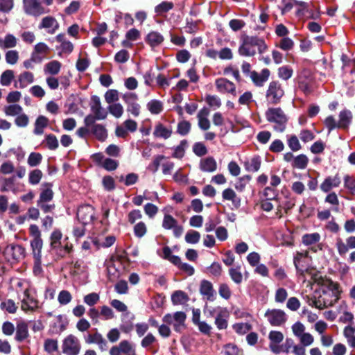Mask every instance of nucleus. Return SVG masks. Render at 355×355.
<instances>
[{
	"label": "nucleus",
	"mask_w": 355,
	"mask_h": 355,
	"mask_svg": "<svg viewBox=\"0 0 355 355\" xmlns=\"http://www.w3.org/2000/svg\"><path fill=\"white\" fill-rule=\"evenodd\" d=\"M321 287L315 291L312 296H306L309 306L318 309L332 306L340 299L341 289L338 283L330 279L322 281Z\"/></svg>",
	"instance_id": "obj_1"
},
{
	"label": "nucleus",
	"mask_w": 355,
	"mask_h": 355,
	"mask_svg": "<svg viewBox=\"0 0 355 355\" xmlns=\"http://www.w3.org/2000/svg\"><path fill=\"white\" fill-rule=\"evenodd\" d=\"M49 245L58 257H64L72 250V245L67 241V238L62 241V234L58 229H55L49 237Z\"/></svg>",
	"instance_id": "obj_2"
},
{
	"label": "nucleus",
	"mask_w": 355,
	"mask_h": 355,
	"mask_svg": "<svg viewBox=\"0 0 355 355\" xmlns=\"http://www.w3.org/2000/svg\"><path fill=\"white\" fill-rule=\"evenodd\" d=\"M25 286L21 294L18 291V295L21 300V309L25 312L35 311L39 307V302L37 300L35 295L31 291L27 284L23 282H19L17 286L22 287Z\"/></svg>",
	"instance_id": "obj_3"
},
{
	"label": "nucleus",
	"mask_w": 355,
	"mask_h": 355,
	"mask_svg": "<svg viewBox=\"0 0 355 355\" xmlns=\"http://www.w3.org/2000/svg\"><path fill=\"white\" fill-rule=\"evenodd\" d=\"M266 119L271 123L277 125L275 129L279 131H283L285 128V124L287 121V117L283 110L279 107H271L266 112Z\"/></svg>",
	"instance_id": "obj_4"
},
{
	"label": "nucleus",
	"mask_w": 355,
	"mask_h": 355,
	"mask_svg": "<svg viewBox=\"0 0 355 355\" xmlns=\"http://www.w3.org/2000/svg\"><path fill=\"white\" fill-rule=\"evenodd\" d=\"M284 95V90L279 81L275 80L269 83L266 92V98L269 104H278Z\"/></svg>",
	"instance_id": "obj_5"
},
{
	"label": "nucleus",
	"mask_w": 355,
	"mask_h": 355,
	"mask_svg": "<svg viewBox=\"0 0 355 355\" xmlns=\"http://www.w3.org/2000/svg\"><path fill=\"white\" fill-rule=\"evenodd\" d=\"M61 347L65 355H78L81 349V344L78 337L69 334L62 340Z\"/></svg>",
	"instance_id": "obj_6"
},
{
	"label": "nucleus",
	"mask_w": 355,
	"mask_h": 355,
	"mask_svg": "<svg viewBox=\"0 0 355 355\" xmlns=\"http://www.w3.org/2000/svg\"><path fill=\"white\" fill-rule=\"evenodd\" d=\"M299 88L306 94L311 93L314 88L312 73L308 69H303L298 75Z\"/></svg>",
	"instance_id": "obj_7"
},
{
	"label": "nucleus",
	"mask_w": 355,
	"mask_h": 355,
	"mask_svg": "<svg viewBox=\"0 0 355 355\" xmlns=\"http://www.w3.org/2000/svg\"><path fill=\"white\" fill-rule=\"evenodd\" d=\"M268 322L274 327L283 325L287 320V315L284 311L277 309H268L265 313Z\"/></svg>",
	"instance_id": "obj_8"
},
{
	"label": "nucleus",
	"mask_w": 355,
	"mask_h": 355,
	"mask_svg": "<svg viewBox=\"0 0 355 355\" xmlns=\"http://www.w3.org/2000/svg\"><path fill=\"white\" fill-rule=\"evenodd\" d=\"M3 254L8 261H19L25 257V248L18 244L8 245L4 250Z\"/></svg>",
	"instance_id": "obj_9"
},
{
	"label": "nucleus",
	"mask_w": 355,
	"mask_h": 355,
	"mask_svg": "<svg viewBox=\"0 0 355 355\" xmlns=\"http://www.w3.org/2000/svg\"><path fill=\"white\" fill-rule=\"evenodd\" d=\"M186 314L182 311L175 312L173 315L166 314L163 318V321L168 324H173L175 331H180L184 328Z\"/></svg>",
	"instance_id": "obj_10"
},
{
	"label": "nucleus",
	"mask_w": 355,
	"mask_h": 355,
	"mask_svg": "<svg viewBox=\"0 0 355 355\" xmlns=\"http://www.w3.org/2000/svg\"><path fill=\"white\" fill-rule=\"evenodd\" d=\"M162 225L166 230H173L175 237L179 238L183 233V227L179 225L178 220L170 214L164 216Z\"/></svg>",
	"instance_id": "obj_11"
},
{
	"label": "nucleus",
	"mask_w": 355,
	"mask_h": 355,
	"mask_svg": "<svg viewBox=\"0 0 355 355\" xmlns=\"http://www.w3.org/2000/svg\"><path fill=\"white\" fill-rule=\"evenodd\" d=\"M215 86L218 92L224 94L236 96V88L234 83L225 78H218L215 80Z\"/></svg>",
	"instance_id": "obj_12"
},
{
	"label": "nucleus",
	"mask_w": 355,
	"mask_h": 355,
	"mask_svg": "<svg viewBox=\"0 0 355 355\" xmlns=\"http://www.w3.org/2000/svg\"><path fill=\"white\" fill-rule=\"evenodd\" d=\"M23 2L24 10L28 15L39 16L48 12L39 0H24Z\"/></svg>",
	"instance_id": "obj_13"
},
{
	"label": "nucleus",
	"mask_w": 355,
	"mask_h": 355,
	"mask_svg": "<svg viewBox=\"0 0 355 355\" xmlns=\"http://www.w3.org/2000/svg\"><path fill=\"white\" fill-rule=\"evenodd\" d=\"M77 217L82 224H89L94 218V209L89 205L80 206L77 211Z\"/></svg>",
	"instance_id": "obj_14"
},
{
	"label": "nucleus",
	"mask_w": 355,
	"mask_h": 355,
	"mask_svg": "<svg viewBox=\"0 0 355 355\" xmlns=\"http://www.w3.org/2000/svg\"><path fill=\"white\" fill-rule=\"evenodd\" d=\"M199 292L204 300L214 301L216 299V293L213 284L208 280L203 279L200 282Z\"/></svg>",
	"instance_id": "obj_15"
},
{
	"label": "nucleus",
	"mask_w": 355,
	"mask_h": 355,
	"mask_svg": "<svg viewBox=\"0 0 355 355\" xmlns=\"http://www.w3.org/2000/svg\"><path fill=\"white\" fill-rule=\"evenodd\" d=\"M153 163L155 166L156 171L157 170L158 166L160 164L162 165V173L165 175H171L175 166V164L173 162L168 160L164 155L157 156L155 158Z\"/></svg>",
	"instance_id": "obj_16"
},
{
	"label": "nucleus",
	"mask_w": 355,
	"mask_h": 355,
	"mask_svg": "<svg viewBox=\"0 0 355 355\" xmlns=\"http://www.w3.org/2000/svg\"><path fill=\"white\" fill-rule=\"evenodd\" d=\"M340 183V177L338 174H336L334 176L327 177L321 183L320 187L323 192L328 193L331 189L338 187Z\"/></svg>",
	"instance_id": "obj_17"
},
{
	"label": "nucleus",
	"mask_w": 355,
	"mask_h": 355,
	"mask_svg": "<svg viewBox=\"0 0 355 355\" xmlns=\"http://www.w3.org/2000/svg\"><path fill=\"white\" fill-rule=\"evenodd\" d=\"M85 343L87 344H96L99 349L104 351L107 347V343L102 334L98 331L94 334H89L85 337Z\"/></svg>",
	"instance_id": "obj_18"
},
{
	"label": "nucleus",
	"mask_w": 355,
	"mask_h": 355,
	"mask_svg": "<svg viewBox=\"0 0 355 355\" xmlns=\"http://www.w3.org/2000/svg\"><path fill=\"white\" fill-rule=\"evenodd\" d=\"M91 111L97 120H103L107 117L106 111L102 107L99 97L93 96L92 98Z\"/></svg>",
	"instance_id": "obj_19"
},
{
	"label": "nucleus",
	"mask_w": 355,
	"mask_h": 355,
	"mask_svg": "<svg viewBox=\"0 0 355 355\" xmlns=\"http://www.w3.org/2000/svg\"><path fill=\"white\" fill-rule=\"evenodd\" d=\"M31 247L36 265H41L42 250L43 248L42 239H32L31 241Z\"/></svg>",
	"instance_id": "obj_20"
},
{
	"label": "nucleus",
	"mask_w": 355,
	"mask_h": 355,
	"mask_svg": "<svg viewBox=\"0 0 355 355\" xmlns=\"http://www.w3.org/2000/svg\"><path fill=\"white\" fill-rule=\"evenodd\" d=\"M230 313L227 308L219 309V313L215 317V325L219 330L226 329L228 326Z\"/></svg>",
	"instance_id": "obj_21"
},
{
	"label": "nucleus",
	"mask_w": 355,
	"mask_h": 355,
	"mask_svg": "<svg viewBox=\"0 0 355 355\" xmlns=\"http://www.w3.org/2000/svg\"><path fill=\"white\" fill-rule=\"evenodd\" d=\"M209 115V110L207 107L202 108L197 114L198 126L202 130H207L211 126Z\"/></svg>",
	"instance_id": "obj_22"
},
{
	"label": "nucleus",
	"mask_w": 355,
	"mask_h": 355,
	"mask_svg": "<svg viewBox=\"0 0 355 355\" xmlns=\"http://www.w3.org/2000/svg\"><path fill=\"white\" fill-rule=\"evenodd\" d=\"M222 198L223 200L231 201L233 207L235 209H238L241 206V200L240 197L231 188H227L223 191Z\"/></svg>",
	"instance_id": "obj_23"
},
{
	"label": "nucleus",
	"mask_w": 355,
	"mask_h": 355,
	"mask_svg": "<svg viewBox=\"0 0 355 355\" xmlns=\"http://www.w3.org/2000/svg\"><path fill=\"white\" fill-rule=\"evenodd\" d=\"M270 76V71L268 69H263L260 73L256 71L250 73V78L252 82L259 87L263 85L264 83L268 79Z\"/></svg>",
	"instance_id": "obj_24"
},
{
	"label": "nucleus",
	"mask_w": 355,
	"mask_h": 355,
	"mask_svg": "<svg viewBox=\"0 0 355 355\" xmlns=\"http://www.w3.org/2000/svg\"><path fill=\"white\" fill-rule=\"evenodd\" d=\"M353 115L351 111L348 110H342L338 116V127L342 129H348L352 121Z\"/></svg>",
	"instance_id": "obj_25"
},
{
	"label": "nucleus",
	"mask_w": 355,
	"mask_h": 355,
	"mask_svg": "<svg viewBox=\"0 0 355 355\" xmlns=\"http://www.w3.org/2000/svg\"><path fill=\"white\" fill-rule=\"evenodd\" d=\"M135 99L136 96L133 94L124 96V100L128 103V112L135 116H138L140 113V105L135 101Z\"/></svg>",
	"instance_id": "obj_26"
},
{
	"label": "nucleus",
	"mask_w": 355,
	"mask_h": 355,
	"mask_svg": "<svg viewBox=\"0 0 355 355\" xmlns=\"http://www.w3.org/2000/svg\"><path fill=\"white\" fill-rule=\"evenodd\" d=\"M59 27L57 20L51 16L42 19L39 28H45L50 33H53Z\"/></svg>",
	"instance_id": "obj_27"
},
{
	"label": "nucleus",
	"mask_w": 355,
	"mask_h": 355,
	"mask_svg": "<svg viewBox=\"0 0 355 355\" xmlns=\"http://www.w3.org/2000/svg\"><path fill=\"white\" fill-rule=\"evenodd\" d=\"M173 130L171 127H166L161 123L155 125L153 131V135L155 137L163 138L164 139H168L172 135Z\"/></svg>",
	"instance_id": "obj_28"
},
{
	"label": "nucleus",
	"mask_w": 355,
	"mask_h": 355,
	"mask_svg": "<svg viewBox=\"0 0 355 355\" xmlns=\"http://www.w3.org/2000/svg\"><path fill=\"white\" fill-rule=\"evenodd\" d=\"M34 81V75L29 71H24L18 76L15 86L19 88H25Z\"/></svg>",
	"instance_id": "obj_29"
},
{
	"label": "nucleus",
	"mask_w": 355,
	"mask_h": 355,
	"mask_svg": "<svg viewBox=\"0 0 355 355\" xmlns=\"http://www.w3.org/2000/svg\"><path fill=\"white\" fill-rule=\"evenodd\" d=\"M49 53V48L48 46H35L32 53V60L34 62H40L46 58Z\"/></svg>",
	"instance_id": "obj_30"
},
{
	"label": "nucleus",
	"mask_w": 355,
	"mask_h": 355,
	"mask_svg": "<svg viewBox=\"0 0 355 355\" xmlns=\"http://www.w3.org/2000/svg\"><path fill=\"white\" fill-rule=\"evenodd\" d=\"M200 168L204 172L211 173L216 170L217 163L212 157H207L200 160Z\"/></svg>",
	"instance_id": "obj_31"
},
{
	"label": "nucleus",
	"mask_w": 355,
	"mask_h": 355,
	"mask_svg": "<svg viewBox=\"0 0 355 355\" xmlns=\"http://www.w3.org/2000/svg\"><path fill=\"white\" fill-rule=\"evenodd\" d=\"M29 336L28 325L24 322L17 324L16 328L15 339L19 342L25 340Z\"/></svg>",
	"instance_id": "obj_32"
},
{
	"label": "nucleus",
	"mask_w": 355,
	"mask_h": 355,
	"mask_svg": "<svg viewBox=\"0 0 355 355\" xmlns=\"http://www.w3.org/2000/svg\"><path fill=\"white\" fill-rule=\"evenodd\" d=\"M61 67L62 64L59 61L52 60L45 64L44 71L45 74L55 76L60 72Z\"/></svg>",
	"instance_id": "obj_33"
},
{
	"label": "nucleus",
	"mask_w": 355,
	"mask_h": 355,
	"mask_svg": "<svg viewBox=\"0 0 355 355\" xmlns=\"http://www.w3.org/2000/svg\"><path fill=\"white\" fill-rule=\"evenodd\" d=\"M49 119L44 116H40L37 118L35 123L34 133L37 135H42L44 129L47 127Z\"/></svg>",
	"instance_id": "obj_34"
},
{
	"label": "nucleus",
	"mask_w": 355,
	"mask_h": 355,
	"mask_svg": "<svg viewBox=\"0 0 355 355\" xmlns=\"http://www.w3.org/2000/svg\"><path fill=\"white\" fill-rule=\"evenodd\" d=\"M90 130L99 141H105L107 137L105 128L101 124H96L91 127Z\"/></svg>",
	"instance_id": "obj_35"
},
{
	"label": "nucleus",
	"mask_w": 355,
	"mask_h": 355,
	"mask_svg": "<svg viewBox=\"0 0 355 355\" xmlns=\"http://www.w3.org/2000/svg\"><path fill=\"white\" fill-rule=\"evenodd\" d=\"M106 266H107V275L108 279L113 282L119 277V271L115 267L114 264V260L113 258H111L109 261L106 262Z\"/></svg>",
	"instance_id": "obj_36"
},
{
	"label": "nucleus",
	"mask_w": 355,
	"mask_h": 355,
	"mask_svg": "<svg viewBox=\"0 0 355 355\" xmlns=\"http://www.w3.org/2000/svg\"><path fill=\"white\" fill-rule=\"evenodd\" d=\"M261 159L259 157H254L245 162V169L250 172H257L261 167Z\"/></svg>",
	"instance_id": "obj_37"
},
{
	"label": "nucleus",
	"mask_w": 355,
	"mask_h": 355,
	"mask_svg": "<svg viewBox=\"0 0 355 355\" xmlns=\"http://www.w3.org/2000/svg\"><path fill=\"white\" fill-rule=\"evenodd\" d=\"M3 112L6 116H17L23 112V108L18 104H12L5 106Z\"/></svg>",
	"instance_id": "obj_38"
},
{
	"label": "nucleus",
	"mask_w": 355,
	"mask_h": 355,
	"mask_svg": "<svg viewBox=\"0 0 355 355\" xmlns=\"http://www.w3.org/2000/svg\"><path fill=\"white\" fill-rule=\"evenodd\" d=\"M229 275L231 279L236 284H240L243 281V274L241 266L232 267L229 269Z\"/></svg>",
	"instance_id": "obj_39"
},
{
	"label": "nucleus",
	"mask_w": 355,
	"mask_h": 355,
	"mask_svg": "<svg viewBox=\"0 0 355 355\" xmlns=\"http://www.w3.org/2000/svg\"><path fill=\"white\" fill-rule=\"evenodd\" d=\"M188 300V295L182 291L174 292L171 296V301L173 304H184Z\"/></svg>",
	"instance_id": "obj_40"
},
{
	"label": "nucleus",
	"mask_w": 355,
	"mask_h": 355,
	"mask_svg": "<svg viewBox=\"0 0 355 355\" xmlns=\"http://www.w3.org/2000/svg\"><path fill=\"white\" fill-rule=\"evenodd\" d=\"M308 162L309 159L305 155H299L293 160L292 166L298 169H304Z\"/></svg>",
	"instance_id": "obj_41"
},
{
	"label": "nucleus",
	"mask_w": 355,
	"mask_h": 355,
	"mask_svg": "<svg viewBox=\"0 0 355 355\" xmlns=\"http://www.w3.org/2000/svg\"><path fill=\"white\" fill-rule=\"evenodd\" d=\"M343 335L348 345L355 348V333L353 332L352 325H347L343 329Z\"/></svg>",
	"instance_id": "obj_42"
},
{
	"label": "nucleus",
	"mask_w": 355,
	"mask_h": 355,
	"mask_svg": "<svg viewBox=\"0 0 355 355\" xmlns=\"http://www.w3.org/2000/svg\"><path fill=\"white\" fill-rule=\"evenodd\" d=\"M232 329L236 334L244 335L252 329V325L248 322H237L232 325Z\"/></svg>",
	"instance_id": "obj_43"
},
{
	"label": "nucleus",
	"mask_w": 355,
	"mask_h": 355,
	"mask_svg": "<svg viewBox=\"0 0 355 355\" xmlns=\"http://www.w3.org/2000/svg\"><path fill=\"white\" fill-rule=\"evenodd\" d=\"M146 41L150 44H159L164 41V37L157 31L150 32L147 36Z\"/></svg>",
	"instance_id": "obj_44"
},
{
	"label": "nucleus",
	"mask_w": 355,
	"mask_h": 355,
	"mask_svg": "<svg viewBox=\"0 0 355 355\" xmlns=\"http://www.w3.org/2000/svg\"><path fill=\"white\" fill-rule=\"evenodd\" d=\"M293 73V71L289 66H282L279 67L277 71L278 77L283 80L290 79L292 77Z\"/></svg>",
	"instance_id": "obj_45"
},
{
	"label": "nucleus",
	"mask_w": 355,
	"mask_h": 355,
	"mask_svg": "<svg viewBox=\"0 0 355 355\" xmlns=\"http://www.w3.org/2000/svg\"><path fill=\"white\" fill-rule=\"evenodd\" d=\"M173 8V3L169 1H163L155 8V12L157 15H162Z\"/></svg>",
	"instance_id": "obj_46"
},
{
	"label": "nucleus",
	"mask_w": 355,
	"mask_h": 355,
	"mask_svg": "<svg viewBox=\"0 0 355 355\" xmlns=\"http://www.w3.org/2000/svg\"><path fill=\"white\" fill-rule=\"evenodd\" d=\"M302 243L306 245H313L318 243L320 240V235L319 233L315 232L311 234H306L302 236Z\"/></svg>",
	"instance_id": "obj_47"
},
{
	"label": "nucleus",
	"mask_w": 355,
	"mask_h": 355,
	"mask_svg": "<svg viewBox=\"0 0 355 355\" xmlns=\"http://www.w3.org/2000/svg\"><path fill=\"white\" fill-rule=\"evenodd\" d=\"M161 257L163 259L169 261L173 264H175L177 263H178L179 257L173 255L171 248L168 246H165L163 248L162 254H161Z\"/></svg>",
	"instance_id": "obj_48"
},
{
	"label": "nucleus",
	"mask_w": 355,
	"mask_h": 355,
	"mask_svg": "<svg viewBox=\"0 0 355 355\" xmlns=\"http://www.w3.org/2000/svg\"><path fill=\"white\" fill-rule=\"evenodd\" d=\"M121 354L125 355H132L135 354V349L132 345L126 340H122L119 344Z\"/></svg>",
	"instance_id": "obj_49"
},
{
	"label": "nucleus",
	"mask_w": 355,
	"mask_h": 355,
	"mask_svg": "<svg viewBox=\"0 0 355 355\" xmlns=\"http://www.w3.org/2000/svg\"><path fill=\"white\" fill-rule=\"evenodd\" d=\"M148 110L153 114H159L163 110L162 103L157 100H152L148 103Z\"/></svg>",
	"instance_id": "obj_50"
},
{
	"label": "nucleus",
	"mask_w": 355,
	"mask_h": 355,
	"mask_svg": "<svg viewBox=\"0 0 355 355\" xmlns=\"http://www.w3.org/2000/svg\"><path fill=\"white\" fill-rule=\"evenodd\" d=\"M219 295L226 300H228L232 297V290L230 286L226 283H222L218 286Z\"/></svg>",
	"instance_id": "obj_51"
},
{
	"label": "nucleus",
	"mask_w": 355,
	"mask_h": 355,
	"mask_svg": "<svg viewBox=\"0 0 355 355\" xmlns=\"http://www.w3.org/2000/svg\"><path fill=\"white\" fill-rule=\"evenodd\" d=\"M200 234L195 230H189L185 234V241L188 243L196 244L199 242Z\"/></svg>",
	"instance_id": "obj_52"
},
{
	"label": "nucleus",
	"mask_w": 355,
	"mask_h": 355,
	"mask_svg": "<svg viewBox=\"0 0 355 355\" xmlns=\"http://www.w3.org/2000/svg\"><path fill=\"white\" fill-rule=\"evenodd\" d=\"M140 38V32L136 28L130 29L125 34V40L122 44H128V42H135Z\"/></svg>",
	"instance_id": "obj_53"
},
{
	"label": "nucleus",
	"mask_w": 355,
	"mask_h": 355,
	"mask_svg": "<svg viewBox=\"0 0 355 355\" xmlns=\"http://www.w3.org/2000/svg\"><path fill=\"white\" fill-rule=\"evenodd\" d=\"M344 187L352 195H355V178L353 176L346 175L344 177Z\"/></svg>",
	"instance_id": "obj_54"
},
{
	"label": "nucleus",
	"mask_w": 355,
	"mask_h": 355,
	"mask_svg": "<svg viewBox=\"0 0 355 355\" xmlns=\"http://www.w3.org/2000/svg\"><path fill=\"white\" fill-rule=\"evenodd\" d=\"M42 178V172L40 169L31 171L28 175V182L31 184H37Z\"/></svg>",
	"instance_id": "obj_55"
},
{
	"label": "nucleus",
	"mask_w": 355,
	"mask_h": 355,
	"mask_svg": "<svg viewBox=\"0 0 355 355\" xmlns=\"http://www.w3.org/2000/svg\"><path fill=\"white\" fill-rule=\"evenodd\" d=\"M100 314L104 320H112L115 317L113 310L106 305L100 307Z\"/></svg>",
	"instance_id": "obj_56"
},
{
	"label": "nucleus",
	"mask_w": 355,
	"mask_h": 355,
	"mask_svg": "<svg viewBox=\"0 0 355 355\" xmlns=\"http://www.w3.org/2000/svg\"><path fill=\"white\" fill-rule=\"evenodd\" d=\"M187 144V142L185 140L181 141L180 144L174 148V152L172 155L173 157L177 159L182 158L185 153Z\"/></svg>",
	"instance_id": "obj_57"
},
{
	"label": "nucleus",
	"mask_w": 355,
	"mask_h": 355,
	"mask_svg": "<svg viewBox=\"0 0 355 355\" xmlns=\"http://www.w3.org/2000/svg\"><path fill=\"white\" fill-rule=\"evenodd\" d=\"M205 101L214 110L219 108L221 105L220 98L216 95H207Z\"/></svg>",
	"instance_id": "obj_58"
},
{
	"label": "nucleus",
	"mask_w": 355,
	"mask_h": 355,
	"mask_svg": "<svg viewBox=\"0 0 355 355\" xmlns=\"http://www.w3.org/2000/svg\"><path fill=\"white\" fill-rule=\"evenodd\" d=\"M44 350L49 354H52L58 351V341L54 339H46L44 344Z\"/></svg>",
	"instance_id": "obj_59"
},
{
	"label": "nucleus",
	"mask_w": 355,
	"mask_h": 355,
	"mask_svg": "<svg viewBox=\"0 0 355 355\" xmlns=\"http://www.w3.org/2000/svg\"><path fill=\"white\" fill-rule=\"evenodd\" d=\"M72 300L71 294L66 290L61 291L58 296V301L61 305L69 304Z\"/></svg>",
	"instance_id": "obj_60"
},
{
	"label": "nucleus",
	"mask_w": 355,
	"mask_h": 355,
	"mask_svg": "<svg viewBox=\"0 0 355 355\" xmlns=\"http://www.w3.org/2000/svg\"><path fill=\"white\" fill-rule=\"evenodd\" d=\"M109 112L116 118H120L123 113V107L120 103H112L108 107Z\"/></svg>",
	"instance_id": "obj_61"
},
{
	"label": "nucleus",
	"mask_w": 355,
	"mask_h": 355,
	"mask_svg": "<svg viewBox=\"0 0 355 355\" xmlns=\"http://www.w3.org/2000/svg\"><path fill=\"white\" fill-rule=\"evenodd\" d=\"M100 296L96 293H91L85 295L83 298L84 302L89 306H94L98 302Z\"/></svg>",
	"instance_id": "obj_62"
},
{
	"label": "nucleus",
	"mask_w": 355,
	"mask_h": 355,
	"mask_svg": "<svg viewBox=\"0 0 355 355\" xmlns=\"http://www.w3.org/2000/svg\"><path fill=\"white\" fill-rule=\"evenodd\" d=\"M42 159V156L40 153H31L28 157L27 162L30 166L34 167L40 164Z\"/></svg>",
	"instance_id": "obj_63"
},
{
	"label": "nucleus",
	"mask_w": 355,
	"mask_h": 355,
	"mask_svg": "<svg viewBox=\"0 0 355 355\" xmlns=\"http://www.w3.org/2000/svg\"><path fill=\"white\" fill-rule=\"evenodd\" d=\"M147 232V226L144 222H139L134 226V234L138 238L143 237Z\"/></svg>",
	"instance_id": "obj_64"
}]
</instances>
